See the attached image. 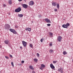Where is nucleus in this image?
I'll use <instances>...</instances> for the list:
<instances>
[{
	"mask_svg": "<svg viewBox=\"0 0 73 73\" xmlns=\"http://www.w3.org/2000/svg\"><path fill=\"white\" fill-rule=\"evenodd\" d=\"M70 26V24L68 23H67L66 24V25L64 24L62 25V27L64 28H68V27Z\"/></svg>",
	"mask_w": 73,
	"mask_h": 73,
	"instance_id": "1",
	"label": "nucleus"
},
{
	"mask_svg": "<svg viewBox=\"0 0 73 73\" xmlns=\"http://www.w3.org/2000/svg\"><path fill=\"white\" fill-rule=\"evenodd\" d=\"M21 11V9L20 7H19L15 10V12L17 13L20 12Z\"/></svg>",
	"mask_w": 73,
	"mask_h": 73,
	"instance_id": "2",
	"label": "nucleus"
},
{
	"mask_svg": "<svg viewBox=\"0 0 73 73\" xmlns=\"http://www.w3.org/2000/svg\"><path fill=\"white\" fill-rule=\"evenodd\" d=\"M9 31L11 32H12V33H13L14 34H16L17 33V32L15 30L12 29H9Z\"/></svg>",
	"mask_w": 73,
	"mask_h": 73,
	"instance_id": "3",
	"label": "nucleus"
},
{
	"mask_svg": "<svg viewBox=\"0 0 73 73\" xmlns=\"http://www.w3.org/2000/svg\"><path fill=\"white\" fill-rule=\"evenodd\" d=\"M5 26V29L6 30H9V28H11V27H10V25L9 24H6Z\"/></svg>",
	"mask_w": 73,
	"mask_h": 73,
	"instance_id": "4",
	"label": "nucleus"
},
{
	"mask_svg": "<svg viewBox=\"0 0 73 73\" xmlns=\"http://www.w3.org/2000/svg\"><path fill=\"white\" fill-rule=\"evenodd\" d=\"M22 42L24 47H26V46H27V42H25L24 41H23Z\"/></svg>",
	"mask_w": 73,
	"mask_h": 73,
	"instance_id": "5",
	"label": "nucleus"
},
{
	"mask_svg": "<svg viewBox=\"0 0 73 73\" xmlns=\"http://www.w3.org/2000/svg\"><path fill=\"white\" fill-rule=\"evenodd\" d=\"M45 21L48 23H51V22L49 19H44Z\"/></svg>",
	"mask_w": 73,
	"mask_h": 73,
	"instance_id": "6",
	"label": "nucleus"
},
{
	"mask_svg": "<svg viewBox=\"0 0 73 73\" xmlns=\"http://www.w3.org/2000/svg\"><path fill=\"white\" fill-rule=\"evenodd\" d=\"M57 39L59 42H61V40H62V37L60 36H58Z\"/></svg>",
	"mask_w": 73,
	"mask_h": 73,
	"instance_id": "7",
	"label": "nucleus"
},
{
	"mask_svg": "<svg viewBox=\"0 0 73 73\" xmlns=\"http://www.w3.org/2000/svg\"><path fill=\"white\" fill-rule=\"evenodd\" d=\"M22 7H23V8H24L26 9V8H27L28 7V5L25 4H23L22 5Z\"/></svg>",
	"mask_w": 73,
	"mask_h": 73,
	"instance_id": "8",
	"label": "nucleus"
},
{
	"mask_svg": "<svg viewBox=\"0 0 73 73\" xmlns=\"http://www.w3.org/2000/svg\"><path fill=\"white\" fill-rule=\"evenodd\" d=\"M50 67H51V69H54L55 68L54 66H53V64H50Z\"/></svg>",
	"mask_w": 73,
	"mask_h": 73,
	"instance_id": "9",
	"label": "nucleus"
},
{
	"mask_svg": "<svg viewBox=\"0 0 73 73\" xmlns=\"http://www.w3.org/2000/svg\"><path fill=\"white\" fill-rule=\"evenodd\" d=\"M52 5L53 6H54V7H55V6H56L57 5V3L56 2H53L52 3Z\"/></svg>",
	"mask_w": 73,
	"mask_h": 73,
	"instance_id": "10",
	"label": "nucleus"
},
{
	"mask_svg": "<svg viewBox=\"0 0 73 73\" xmlns=\"http://www.w3.org/2000/svg\"><path fill=\"white\" fill-rule=\"evenodd\" d=\"M58 71H59V72H60L61 73H63V70L62 69V68H59L58 69Z\"/></svg>",
	"mask_w": 73,
	"mask_h": 73,
	"instance_id": "11",
	"label": "nucleus"
},
{
	"mask_svg": "<svg viewBox=\"0 0 73 73\" xmlns=\"http://www.w3.org/2000/svg\"><path fill=\"white\" fill-rule=\"evenodd\" d=\"M26 31H29V32H31V28H27L25 29Z\"/></svg>",
	"mask_w": 73,
	"mask_h": 73,
	"instance_id": "12",
	"label": "nucleus"
},
{
	"mask_svg": "<svg viewBox=\"0 0 73 73\" xmlns=\"http://www.w3.org/2000/svg\"><path fill=\"white\" fill-rule=\"evenodd\" d=\"M18 16L19 17H23V14H18Z\"/></svg>",
	"mask_w": 73,
	"mask_h": 73,
	"instance_id": "13",
	"label": "nucleus"
},
{
	"mask_svg": "<svg viewBox=\"0 0 73 73\" xmlns=\"http://www.w3.org/2000/svg\"><path fill=\"white\" fill-rule=\"evenodd\" d=\"M49 34L50 35V36H51V37H53V33H51V32H50L49 33Z\"/></svg>",
	"mask_w": 73,
	"mask_h": 73,
	"instance_id": "14",
	"label": "nucleus"
},
{
	"mask_svg": "<svg viewBox=\"0 0 73 73\" xmlns=\"http://www.w3.org/2000/svg\"><path fill=\"white\" fill-rule=\"evenodd\" d=\"M5 42L6 44H8V43H9V41L8 40H6L5 41Z\"/></svg>",
	"mask_w": 73,
	"mask_h": 73,
	"instance_id": "15",
	"label": "nucleus"
},
{
	"mask_svg": "<svg viewBox=\"0 0 73 73\" xmlns=\"http://www.w3.org/2000/svg\"><path fill=\"white\" fill-rule=\"evenodd\" d=\"M34 4V2L33 1H31L30 3V5H33Z\"/></svg>",
	"mask_w": 73,
	"mask_h": 73,
	"instance_id": "16",
	"label": "nucleus"
},
{
	"mask_svg": "<svg viewBox=\"0 0 73 73\" xmlns=\"http://www.w3.org/2000/svg\"><path fill=\"white\" fill-rule=\"evenodd\" d=\"M29 68L31 69H32V70H33L34 69V68H33V66H29Z\"/></svg>",
	"mask_w": 73,
	"mask_h": 73,
	"instance_id": "17",
	"label": "nucleus"
},
{
	"mask_svg": "<svg viewBox=\"0 0 73 73\" xmlns=\"http://www.w3.org/2000/svg\"><path fill=\"white\" fill-rule=\"evenodd\" d=\"M34 61L35 62H37L38 61V59L37 58L34 59Z\"/></svg>",
	"mask_w": 73,
	"mask_h": 73,
	"instance_id": "18",
	"label": "nucleus"
},
{
	"mask_svg": "<svg viewBox=\"0 0 73 73\" xmlns=\"http://www.w3.org/2000/svg\"><path fill=\"white\" fill-rule=\"evenodd\" d=\"M8 2L9 4H12V1H11V0H10Z\"/></svg>",
	"mask_w": 73,
	"mask_h": 73,
	"instance_id": "19",
	"label": "nucleus"
},
{
	"mask_svg": "<svg viewBox=\"0 0 73 73\" xmlns=\"http://www.w3.org/2000/svg\"><path fill=\"white\" fill-rule=\"evenodd\" d=\"M57 7L58 9H59V8H60V5H59V4L58 3L57 4Z\"/></svg>",
	"mask_w": 73,
	"mask_h": 73,
	"instance_id": "20",
	"label": "nucleus"
},
{
	"mask_svg": "<svg viewBox=\"0 0 73 73\" xmlns=\"http://www.w3.org/2000/svg\"><path fill=\"white\" fill-rule=\"evenodd\" d=\"M49 45L50 46H52V45H53V43H52V42H51L50 43Z\"/></svg>",
	"mask_w": 73,
	"mask_h": 73,
	"instance_id": "21",
	"label": "nucleus"
},
{
	"mask_svg": "<svg viewBox=\"0 0 73 73\" xmlns=\"http://www.w3.org/2000/svg\"><path fill=\"white\" fill-rule=\"evenodd\" d=\"M54 52V51L53 50H49V52H50V53H53V52Z\"/></svg>",
	"mask_w": 73,
	"mask_h": 73,
	"instance_id": "22",
	"label": "nucleus"
},
{
	"mask_svg": "<svg viewBox=\"0 0 73 73\" xmlns=\"http://www.w3.org/2000/svg\"><path fill=\"white\" fill-rule=\"evenodd\" d=\"M29 46L30 47H31V48H33V44H30Z\"/></svg>",
	"mask_w": 73,
	"mask_h": 73,
	"instance_id": "23",
	"label": "nucleus"
},
{
	"mask_svg": "<svg viewBox=\"0 0 73 73\" xmlns=\"http://www.w3.org/2000/svg\"><path fill=\"white\" fill-rule=\"evenodd\" d=\"M41 66H42V68H45V65H44V64H42L41 65Z\"/></svg>",
	"mask_w": 73,
	"mask_h": 73,
	"instance_id": "24",
	"label": "nucleus"
},
{
	"mask_svg": "<svg viewBox=\"0 0 73 73\" xmlns=\"http://www.w3.org/2000/svg\"><path fill=\"white\" fill-rule=\"evenodd\" d=\"M63 54L65 55L66 54H67V52L66 51H64L63 52Z\"/></svg>",
	"mask_w": 73,
	"mask_h": 73,
	"instance_id": "25",
	"label": "nucleus"
},
{
	"mask_svg": "<svg viewBox=\"0 0 73 73\" xmlns=\"http://www.w3.org/2000/svg\"><path fill=\"white\" fill-rule=\"evenodd\" d=\"M37 56L38 57H40V54H39L37 53Z\"/></svg>",
	"mask_w": 73,
	"mask_h": 73,
	"instance_id": "26",
	"label": "nucleus"
},
{
	"mask_svg": "<svg viewBox=\"0 0 73 73\" xmlns=\"http://www.w3.org/2000/svg\"><path fill=\"white\" fill-rule=\"evenodd\" d=\"M11 64L13 67H14V64H13V62H11Z\"/></svg>",
	"mask_w": 73,
	"mask_h": 73,
	"instance_id": "27",
	"label": "nucleus"
},
{
	"mask_svg": "<svg viewBox=\"0 0 73 73\" xmlns=\"http://www.w3.org/2000/svg\"><path fill=\"white\" fill-rule=\"evenodd\" d=\"M3 7L4 8H5V7H6V5H5V4H3Z\"/></svg>",
	"mask_w": 73,
	"mask_h": 73,
	"instance_id": "28",
	"label": "nucleus"
},
{
	"mask_svg": "<svg viewBox=\"0 0 73 73\" xmlns=\"http://www.w3.org/2000/svg\"><path fill=\"white\" fill-rule=\"evenodd\" d=\"M15 27L16 28H19V26L17 25H16L15 26Z\"/></svg>",
	"mask_w": 73,
	"mask_h": 73,
	"instance_id": "29",
	"label": "nucleus"
},
{
	"mask_svg": "<svg viewBox=\"0 0 73 73\" xmlns=\"http://www.w3.org/2000/svg\"><path fill=\"white\" fill-rule=\"evenodd\" d=\"M53 63L54 64H56V62H57V61H53Z\"/></svg>",
	"mask_w": 73,
	"mask_h": 73,
	"instance_id": "30",
	"label": "nucleus"
},
{
	"mask_svg": "<svg viewBox=\"0 0 73 73\" xmlns=\"http://www.w3.org/2000/svg\"><path fill=\"white\" fill-rule=\"evenodd\" d=\"M5 58H6L7 59H8L9 58L7 56H5Z\"/></svg>",
	"mask_w": 73,
	"mask_h": 73,
	"instance_id": "31",
	"label": "nucleus"
},
{
	"mask_svg": "<svg viewBox=\"0 0 73 73\" xmlns=\"http://www.w3.org/2000/svg\"><path fill=\"white\" fill-rule=\"evenodd\" d=\"M40 69H41V70H42L43 69V68L41 67H40Z\"/></svg>",
	"mask_w": 73,
	"mask_h": 73,
	"instance_id": "32",
	"label": "nucleus"
},
{
	"mask_svg": "<svg viewBox=\"0 0 73 73\" xmlns=\"http://www.w3.org/2000/svg\"><path fill=\"white\" fill-rule=\"evenodd\" d=\"M47 26H48V27H49V26H50L51 25L50 24H47Z\"/></svg>",
	"mask_w": 73,
	"mask_h": 73,
	"instance_id": "33",
	"label": "nucleus"
},
{
	"mask_svg": "<svg viewBox=\"0 0 73 73\" xmlns=\"http://www.w3.org/2000/svg\"><path fill=\"white\" fill-rule=\"evenodd\" d=\"M21 62L22 64H24V60L22 61Z\"/></svg>",
	"mask_w": 73,
	"mask_h": 73,
	"instance_id": "34",
	"label": "nucleus"
},
{
	"mask_svg": "<svg viewBox=\"0 0 73 73\" xmlns=\"http://www.w3.org/2000/svg\"><path fill=\"white\" fill-rule=\"evenodd\" d=\"M54 10L55 12H57V9H55Z\"/></svg>",
	"mask_w": 73,
	"mask_h": 73,
	"instance_id": "35",
	"label": "nucleus"
},
{
	"mask_svg": "<svg viewBox=\"0 0 73 73\" xmlns=\"http://www.w3.org/2000/svg\"><path fill=\"white\" fill-rule=\"evenodd\" d=\"M10 57L11 58H12V57H13L12 56V55H10Z\"/></svg>",
	"mask_w": 73,
	"mask_h": 73,
	"instance_id": "36",
	"label": "nucleus"
},
{
	"mask_svg": "<svg viewBox=\"0 0 73 73\" xmlns=\"http://www.w3.org/2000/svg\"><path fill=\"white\" fill-rule=\"evenodd\" d=\"M40 41L41 42H42V41H43V40H42V39H41L40 40Z\"/></svg>",
	"mask_w": 73,
	"mask_h": 73,
	"instance_id": "37",
	"label": "nucleus"
},
{
	"mask_svg": "<svg viewBox=\"0 0 73 73\" xmlns=\"http://www.w3.org/2000/svg\"><path fill=\"white\" fill-rule=\"evenodd\" d=\"M32 73H35V72L34 71H33Z\"/></svg>",
	"mask_w": 73,
	"mask_h": 73,
	"instance_id": "38",
	"label": "nucleus"
},
{
	"mask_svg": "<svg viewBox=\"0 0 73 73\" xmlns=\"http://www.w3.org/2000/svg\"><path fill=\"white\" fill-rule=\"evenodd\" d=\"M20 49H22V48H23V47H22V46H20Z\"/></svg>",
	"mask_w": 73,
	"mask_h": 73,
	"instance_id": "39",
	"label": "nucleus"
},
{
	"mask_svg": "<svg viewBox=\"0 0 73 73\" xmlns=\"http://www.w3.org/2000/svg\"><path fill=\"white\" fill-rule=\"evenodd\" d=\"M18 1H22V0H18Z\"/></svg>",
	"mask_w": 73,
	"mask_h": 73,
	"instance_id": "40",
	"label": "nucleus"
},
{
	"mask_svg": "<svg viewBox=\"0 0 73 73\" xmlns=\"http://www.w3.org/2000/svg\"><path fill=\"white\" fill-rule=\"evenodd\" d=\"M2 47V46H1V45H0V48H1Z\"/></svg>",
	"mask_w": 73,
	"mask_h": 73,
	"instance_id": "41",
	"label": "nucleus"
},
{
	"mask_svg": "<svg viewBox=\"0 0 73 73\" xmlns=\"http://www.w3.org/2000/svg\"><path fill=\"white\" fill-rule=\"evenodd\" d=\"M39 17H41V15H40L39 16Z\"/></svg>",
	"mask_w": 73,
	"mask_h": 73,
	"instance_id": "42",
	"label": "nucleus"
}]
</instances>
